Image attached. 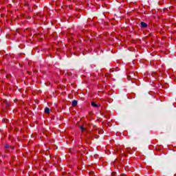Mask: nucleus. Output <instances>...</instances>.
<instances>
[{
    "instance_id": "nucleus-7",
    "label": "nucleus",
    "mask_w": 176,
    "mask_h": 176,
    "mask_svg": "<svg viewBox=\"0 0 176 176\" xmlns=\"http://www.w3.org/2000/svg\"><path fill=\"white\" fill-rule=\"evenodd\" d=\"M5 148L6 149H8V148H10V146H9V144H6Z\"/></svg>"
},
{
    "instance_id": "nucleus-2",
    "label": "nucleus",
    "mask_w": 176,
    "mask_h": 176,
    "mask_svg": "<svg viewBox=\"0 0 176 176\" xmlns=\"http://www.w3.org/2000/svg\"><path fill=\"white\" fill-rule=\"evenodd\" d=\"M140 25L142 28H146V27H148V24L145 22H141Z\"/></svg>"
},
{
    "instance_id": "nucleus-11",
    "label": "nucleus",
    "mask_w": 176,
    "mask_h": 176,
    "mask_svg": "<svg viewBox=\"0 0 176 176\" xmlns=\"http://www.w3.org/2000/svg\"><path fill=\"white\" fill-rule=\"evenodd\" d=\"M10 148H11V149H14V147H12V146H10Z\"/></svg>"
},
{
    "instance_id": "nucleus-8",
    "label": "nucleus",
    "mask_w": 176,
    "mask_h": 176,
    "mask_svg": "<svg viewBox=\"0 0 176 176\" xmlns=\"http://www.w3.org/2000/svg\"><path fill=\"white\" fill-rule=\"evenodd\" d=\"M129 76H130V78H131L132 79H134V78L133 77V73H131V74H129Z\"/></svg>"
},
{
    "instance_id": "nucleus-10",
    "label": "nucleus",
    "mask_w": 176,
    "mask_h": 176,
    "mask_svg": "<svg viewBox=\"0 0 176 176\" xmlns=\"http://www.w3.org/2000/svg\"><path fill=\"white\" fill-rule=\"evenodd\" d=\"M120 176H127V175H126L124 174H122Z\"/></svg>"
},
{
    "instance_id": "nucleus-5",
    "label": "nucleus",
    "mask_w": 176,
    "mask_h": 176,
    "mask_svg": "<svg viewBox=\"0 0 176 176\" xmlns=\"http://www.w3.org/2000/svg\"><path fill=\"white\" fill-rule=\"evenodd\" d=\"M80 130H81V131H82V133H83V131H85V127L83 126V125H81L80 126Z\"/></svg>"
},
{
    "instance_id": "nucleus-3",
    "label": "nucleus",
    "mask_w": 176,
    "mask_h": 176,
    "mask_svg": "<svg viewBox=\"0 0 176 176\" xmlns=\"http://www.w3.org/2000/svg\"><path fill=\"white\" fill-rule=\"evenodd\" d=\"M72 107H76V105H78V100H74L72 102Z\"/></svg>"
},
{
    "instance_id": "nucleus-4",
    "label": "nucleus",
    "mask_w": 176,
    "mask_h": 176,
    "mask_svg": "<svg viewBox=\"0 0 176 176\" xmlns=\"http://www.w3.org/2000/svg\"><path fill=\"white\" fill-rule=\"evenodd\" d=\"M45 113H47V114L50 113V109H49V107H46L45 109Z\"/></svg>"
},
{
    "instance_id": "nucleus-1",
    "label": "nucleus",
    "mask_w": 176,
    "mask_h": 176,
    "mask_svg": "<svg viewBox=\"0 0 176 176\" xmlns=\"http://www.w3.org/2000/svg\"><path fill=\"white\" fill-rule=\"evenodd\" d=\"M91 105L92 106V107H94V108H98V107H100V104H97L96 102H94V101H92L91 102Z\"/></svg>"
},
{
    "instance_id": "nucleus-6",
    "label": "nucleus",
    "mask_w": 176,
    "mask_h": 176,
    "mask_svg": "<svg viewBox=\"0 0 176 176\" xmlns=\"http://www.w3.org/2000/svg\"><path fill=\"white\" fill-rule=\"evenodd\" d=\"M105 78H111V74L107 73V74H105Z\"/></svg>"
},
{
    "instance_id": "nucleus-9",
    "label": "nucleus",
    "mask_w": 176,
    "mask_h": 176,
    "mask_svg": "<svg viewBox=\"0 0 176 176\" xmlns=\"http://www.w3.org/2000/svg\"><path fill=\"white\" fill-rule=\"evenodd\" d=\"M91 175H94V172H90Z\"/></svg>"
}]
</instances>
